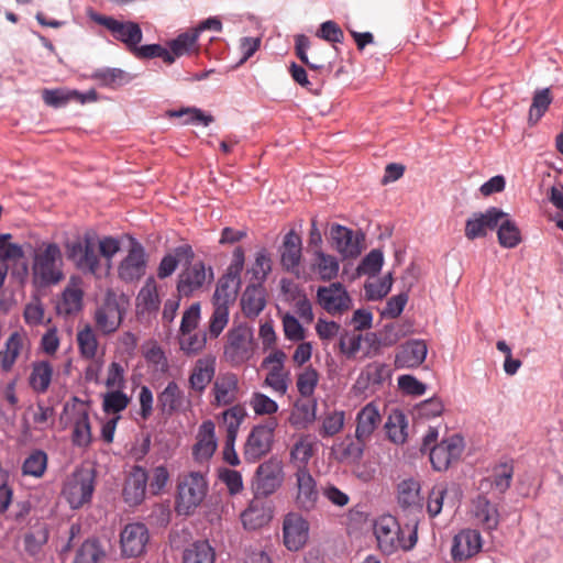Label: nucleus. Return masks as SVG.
<instances>
[{
	"instance_id": "nucleus-1",
	"label": "nucleus",
	"mask_w": 563,
	"mask_h": 563,
	"mask_svg": "<svg viewBox=\"0 0 563 563\" xmlns=\"http://www.w3.org/2000/svg\"><path fill=\"white\" fill-rule=\"evenodd\" d=\"M417 519L401 527L391 515H383L374 521V534L379 550L393 554L398 550H411L417 543Z\"/></svg>"
},
{
	"instance_id": "nucleus-2",
	"label": "nucleus",
	"mask_w": 563,
	"mask_h": 563,
	"mask_svg": "<svg viewBox=\"0 0 563 563\" xmlns=\"http://www.w3.org/2000/svg\"><path fill=\"white\" fill-rule=\"evenodd\" d=\"M63 256L56 243H42L33 256V283L46 287L59 283L64 278L62 269Z\"/></svg>"
},
{
	"instance_id": "nucleus-3",
	"label": "nucleus",
	"mask_w": 563,
	"mask_h": 563,
	"mask_svg": "<svg viewBox=\"0 0 563 563\" xmlns=\"http://www.w3.org/2000/svg\"><path fill=\"white\" fill-rule=\"evenodd\" d=\"M239 277L228 274L217 284L212 302L213 311L209 320L208 331L212 338H218L229 322V306L238 295Z\"/></svg>"
},
{
	"instance_id": "nucleus-4",
	"label": "nucleus",
	"mask_w": 563,
	"mask_h": 563,
	"mask_svg": "<svg viewBox=\"0 0 563 563\" xmlns=\"http://www.w3.org/2000/svg\"><path fill=\"white\" fill-rule=\"evenodd\" d=\"M208 492V483L201 472L179 475L177 484L176 511L189 516L201 505Z\"/></svg>"
},
{
	"instance_id": "nucleus-5",
	"label": "nucleus",
	"mask_w": 563,
	"mask_h": 563,
	"mask_svg": "<svg viewBox=\"0 0 563 563\" xmlns=\"http://www.w3.org/2000/svg\"><path fill=\"white\" fill-rule=\"evenodd\" d=\"M66 255L84 273L97 274L100 258L97 252V234L85 232L65 245Z\"/></svg>"
},
{
	"instance_id": "nucleus-6",
	"label": "nucleus",
	"mask_w": 563,
	"mask_h": 563,
	"mask_svg": "<svg viewBox=\"0 0 563 563\" xmlns=\"http://www.w3.org/2000/svg\"><path fill=\"white\" fill-rule=\"evenodd\" d=\"M277 427V418L268 417L251 429L243 448L245 461L255 463L272 451Z\"/></svg>"
},
{
	"instance_id": "nucleus-7",
	"label": "nucleus",
	"mask_w": 563,
	"mask_h": 563,
	"mask_svg": "<svg viewBox=\"0 0 563 563\" xmlns=\"http://www.w3.org/2000/svg\"><path fill=\"white\" fill-rule=\"evenodd\" d=\"M253 355V334L249 327H233L227 334L224 360L232 366H240Z\"/></svg>"
},
{
	"instance_id": "nucleus-8",
	"label": "nucleus",
	"mask_w": 563,
	"mask_h": 563,
	"mask_svg": "<svg viewBox=\"0 0 563 563\" xmlns=\"http://www.w3.org/2000/svg\"><path fill=\"white\" fill-rule=\"evenodd\" d=\"M95 490V472L89 468L76 470L66 481L63 495L73 509L91 500Z\"/></svg>"
},
{
	"instance_id": "nucleus-9",
	"label": "nucleus",
	"mask_w": 563,
	"mask_h": 563,
	"mask_svg": "<svg viewBox=\"0 0 563 563\" xmlns=\"http://www.w3.org/2000/svg\"><path fill=\"white\" fill-rule=\"evenodd\" d=\"M316 301L325 312L333 317L342 316L353 307V300L345 286L339 282L318 287Z\"/></svg>"
},
{
	"instance_id": "nucleus-10",
	"label": "nucleus",
	"mask_w": 563,
	"mask_h": 563,
	"mask_svg": "<svg viewBox=\"0 0 563 563\" xmlns=\"http://www.w3.org/2000/svg\"><path fill=\"white\" fill-rule=\"evenodd\" d=\"M186 267L178 275L177 291L180 296L190 297L213 280V271L206 267L202 261L186 263Z\"/></svg>"
},
{
	"instance_id": "nucleus-11",
	"label": "nucleus",
	"mask_w": 563,
	"mask_h": 563,
	"mask_svg": "<svg viewBox=\"0 0 563 563\" xmlns=\"http://www.w3.org/2000/svg\"><path fill=\"white\" fill-rule=\"evenodd\" d=\"M284 478L283 462L277 457H271L257 466L254 489L257 495L269 496L283 485Z\"/></svg>"
},
{
	"instance_id": "nucleus-12",
	"label": "nucleus",
	"mask_w": 563,
	"mask_h": 563,
	"mask_svg": "<svg viewBox=\"0 0 563 563\" xmlns=\"http://www.w3.org/2000/svg\"><path fill=\"white\" fill-rule=\"evenodd\" d=\"M31 350V341L24 329L14 330L5 340L0 349V369L3 373H10L16 362L25 356Z\"/></svg>"
},
{
	"instance_id": "nucleus-13",
	"label": "nucleus",
	"mask_w": 563,
	"mask_h": 563,
	"mask_svg": "<svg viewBox=\"0 0 563 563\" xmlns=\"http://www.w3.org/2000/svg\"><path fill=\"white\" fill-rule=\"evenodd\" d=\"M147 255L144 246L132 240L128 254L118 266V276L124 283L139 282L146 273Z\"/></svg>"
},
{
	"instance_id": "nucleus-14",
	"label": "nucleus",
	"mask_w": 563,
	"mask_h": 563,
	"mask_svg": "<svg viewBox=\"0 0 563 563\" xmlns=\"http://www.w3.org/2000/svg\"><path fill=\"white\" fill-rule=\"evenodd\" d=\"M245 417V408L241 405L230 407L222 412V422L225 428L223 457L232 466L240 464L239 456L234 450V443Z\"/></svg>"
},
{
	"instance_id": "nucleus-15",
	"label": "nucleus",
	"mask_w": 563,
	"mask_h": 563,
	"mask_svg": "<svg viewBox=\"0 0 563 563\" xmlns=\"http://www.w3.org/2000/svg\"><path fill=\"white\" fill-rule=\"evenodd\" d=\"M294 501L298 509L310 511L319 500L317 482L307 467H298L294 474Z\"/></svg>"
},
{
	"instance_id": "nucleus-16",
	"label": "nucleus",
	"mask_w": 563,
	"mask_h": 563,
	"mask_svg": "<svg viewBox=\"0 0 563 563\" xmlns=\"http://www.w3.org/2000/svg\"><path fill=\"white\" fill-rule=\"evenodd\" d=\"M150 540L148 529L144 523L131 522L120 532V550L123 558H139L144 554Z\"/></svg>"
},
{
	"instance_id": "nucleus-17",
	"label": "nucleus",
	"mask_w": 563,
	"mask_h": 563,
	"mask_svg": "<svg viewBox=\"0 0 563 563\" xmlns=\"http://www.w3.org/2000/svg\"><path fill=\"white\" fill-rule=\"evenodd\" d=\"M210 395L211 405L214 407L235 406L240 395L238 375L231 372L220 373L212 383Z\"/></svg>"
},
{
	"instance_id": "nucleus-18",
	"label": "nucleus",
	"mask_w": 563,
	"mask_h": 563,
	"mask_svg": "<svg viewBox=\"0 0 563 563\" xmlns=\"http://www.w3.org/2000/svg\"><path fill=\"white\" fill-rule=\"evenodd\" d=\"M463 439L454 434L443 439L440 443L430 449V462L434 470L445 471L449 466L456 462L463 452Z\"/></svg>"
},
{
	"instance_id": "nucleus-19",
	"label": "nucleus",
	"mask_w": 563,
	"mask_h": 563,
	"mask_svg": "<svg viewBox=\"0 0 563 563\" xmlns=\"http://www.w3.org/2000/svg\"><path fill=\"white\" fill-rule=\"evenodd\" d=\"M93 20L107 27L114 38L124 43L131 52L142 41L143 34L137 23L121 22L107 15H96Z\"/></svg>"
},
{
	"instance_id": "nucleus-20",
	"label": "nucleus",
	"mask_w": 563,
	"mask_h": 563,
	"mask_svg": "<svg viewBox=\"0 0 563 563\" xmlns=\"http://www.w3.org/2000/svg\"><path fill=\"white\" fill-rule=\"evenodd\" d=\"M340 262L321 249L313 250L309 262V272L305 276L308 280L331 282L339 275Z\"/></svg>"
},
{
	"instance_id": "nucleus-21",
	"label": "nucleus",
	"mask_w": 563,
	"mask_h": 563,
	"mask_svg": "<svg viewBox=\"0 0 563 563\" xmlns=\"http://www.w3.org/2000/svg\"><path fill=\"white\" fill-rule=\"evenodd\" d=\"M217 369L216 356L207 354L199 357L192 365L189 377L188 387L197 394L202 395L207 389L208 385L214 380Z\"/></svg>"
},
{
	"instance_id": "nucleus-22",
	"label": "nucleus",
	"mask_w": 563,
	"mask_h": 563,
	"mask_svg": "<svg viewBox=\"0 0 563 563\" xmlns=\"http://www.w3.org/2000/svg\"><path fill=\"white\" fill-rule=\"evenodd\" d=\"M506 217L507 213L495 207L488 208L485 212L474 213V217L466 221L465 236L468 240L483 238Z\"/></svg>"
},
{
	"instance_id": "nucleus-23",
	"label": "nucleus",
	"mask_w": 563,
	"mask_h": 563,
	"mask_svg": "<svg viewBox=\"0 0 563 563\" xmlns=\"http://www.w3.org/2000/svg\"><path fill=\"white\" fill-rule=\"evenodd\" d=\"M283 531L286 548L298 551L308 540L309 523L300 515L291 512L284 519Z\"/></svg>"
},
{
	"instance_id": "nucleus-24",
	"label": "nucleus",
	"mask_w": 563,
	"mask_h": 563,
	"mask_svg": "<svg viewBox=\"0 0 563 563\" xmlns=\"http://www.w3.org/2000/svg\"><path fill=\"white\" fill-rule=\"evenodd\" d=\"M218 448L216 437V424L212 420L203 421L196 435V443L192 446V456L199 463L208 462Z\"/></svg>"
},
{
	"instance_id": "nucleus-25",
	"label": "nucleus",
	"mask_w": 563,
	"mask_h": 563,
	"mask_svg": "<svg viewBox=\"0 0 563 563\" xmlns=\"http://www.w3.org/2000/svg\"><path fill=\"white\" fill-rule=\"evenodd\" d=\"M123 310L115 298H107L95 312L97 329L108 335L114 333L122 323Z\"/></svg>"
},
{
	"instance_id": "nucleus-26",
	"label": "nucleus",
	"mask_w": 563,
	"mask_h": 563,
	"mask_svg": "<svg viewBox=\"0 0 563 563\" xmlns=\"http://www.w3.org/2000/svg\"><path fill=\"white\" fill-rule=\"evenodd\" d=\"M302 242L299 234L294 230L289 231L279 247L280 264L289 273L299 276V264L301 261Z\"/></svg>"
},
{
	"instance_id": "nucleus-27",
	"label": "nucleus",
	"mask_w": 563,
	"mask_h": 563,
	"mask_svg": "<svg viewBox=\"0 0 563 563\" xmlns=\"http://www.w3.org/2000/svg\"><path fill=\"white\" fill-rule=\"evenodd\" d=\"M148 475L144 467L134 466L125 479L123 486V499L130 506L140 505L146 493Z\"/></svg>"
},
{
	"instance_id": "nucleus-28",
	"label": "nucleus",
	"mask_w": 563,
	"mask_h": 563,
	"mask_svg": "<svg viewBox=\"0 0 563 563\" xmlns=\"http://www.w3.org/2000/svg\"><path fill=\"white\" fill-rule=\"evenodd\" d=\"M428 347L422 340H410L401 344L395 356L396 368H413L423 363Z\"/></svg>"
},
{
	"instance_id": "nucleus-29",
	"label": "nucleus",
	"mask_w": 563,
	"mask_h": 563,
	"mask_svg": "<svg viewBox=\"0 0 563 563\" xmlns=\"http://www.w3.org/2000/svg\"><path fill=\"white\" fill-rule=\"evenodd\" d=\"M482 538L476 530H463L454 537L452 556L454 560L463 561L479 552Z\"/></svg>"
},
{
	"instance_id": "nucleus-30",
	"label": "nucleus",
	"mask_w": 563,
	"mask_h": 563,
	"mask_svg": "<svg viewBox=\"0 0 563 563\" xmlns=\"http://www.w3.org/2000/svg\"><path fill=\"white\" fill-rule=\"evenodd\" d=\"M12 235L10 233L0 234V262L8 264L13 263L18 266L21 262V268H14L12 275H18L20 278L27 276V264L24 262V251L21 245L11 243Z\"/></svg>"
},
{
	"instance_id": "nucleus-31",
	"label": "nucleus",
	"mask_w": 563,
	"mask_h": 563,
	"mask_svg": "<svg viewBox=\"0 0 563 563\" xmlns=\"http://www.w3.org/2000/svg\"><path fill=\"white\" fill-rule=\"evenodd\" d=\"M195 253L189 244H180L176 246L173 252L167 253L161 260L157 267V277L165 279L172 276L177 269L179 263H190L194 261Z\"/></svg>"
},
{
	"instance_id": "nucleus-32",
	"label": "nucleus",
	"mask_w": 563,
	"mask_h": 563,
	"mask_svg": "<svg viewBox=\"0 0 563 563\" xmlns=\"http://www.w3.org/2000/svg\"><path fill=\"white\" fill-rule=\"evenodd\" d=\"M380 422L382 416L377 406L373 402L367 404L356 415L355 438L361 441H369Z\"/></svg>"
},
{
	"instance_id": "nucleus-33",
	"label": "nucleus",
	"mask_w": 563,
	"mask_h": 563,
	"mask_svg": "<svg viewBox=\"0 0 563 563\" xmlns=\"http://www.w3.org/2000/svg\"><path fill=\"white\" fill-rule=\"evenodd\" d=\"M331 236L335 249L344 257H356L361 254L360 236L351 229L336 224L331 229Z\"/></svg>"
},
{
	"instance_id": "nucleus-34",
	"label": "nucleus",
	"mask_w": 563,
	"mask_h": 563,
	"mask_svg": "<svg viewBox=\"0 0 563 563\" xmlns=\"http://www.w3.org/2000/svg\"><path fill=\"white\" fill-rule=\"evenodd\" d=\"M84 291L77 280L71 279L57 301L56 310L59 316L70 317L82 309Z\"/></svg>"
},
{
	"instance_id": "nucleus-35",
	"label": "nucleus",
	"mask_w": 563,
	"mask_h": 563,
	"mask_svg": "<svg viewBox=\"0 0 563 563\" xmlns=\"http://www.w3.org/2000/svg\"><path fill=\"white\" fill-rule=\"evenodd\" d=\"M420 485L413 479L402 481L398 485V503L411 514H421Z\"/></svg>"
},
{
	"instance_id": "nucleus-36",
	"label": "nucleus",
	"mask_w": 563,
	"mask_h": 563,
	"mask_svg": "<svg viewBox=\"0 0 563 563\" xmlns=\"http://www.w3.org/2000/svg\"><path fill=\"white\" fill-rule=\"evenodd\" d=\"M157 405L163 413L173 415L184 405V391L175 380L169 382L157 395Z\"/></svg>"
},
{
	"instance_id": "nucleus-37",
	"label": "nucleus",
	"mask_w": 563,
	"mask_h": 563,
	"mask_svg": "<svg viewBox=\"0 0 563 563\" xmlns=\"http://www.w3.org/2000/svg\"><path fill=\"white\" fill-rule=\"evenodd\" d=\"M242 310L249 318H254L265 307L264 289L261 285H250L246 287L241 299Z\"/></svg>"
},
{
	"instance_id": "nucleus-38",
	"label": "nucleus",
	"mask_w": 563,
	"mask_h": 563,
	"mask_svg": "<svg viewBox=\"0 0 563 563\" xmlns=\"http://www.w3.org/2000/svg\"><path fill=\"white\" fill-rule=\"evenodd\" d=\"M53 366L47 361H38L32 364V371L29 377L31 388L38 393L44 394L52 382Z\"/></svg>"
},
{
	"instance_id": "nucleus-39",
	"label": "nucleus",
	"mask_w": 563,
	"mask_h": 563,
	"mask_svg": "<svg viewBox=\"0 0 563 563\" xmlns=\"http://www.w3.org/2000/svg\"><path fill=\"white\" fill-rule=\"evenodd\" d=\"M474 514L486 529L497 528L499 522L498 510L485 496H478L474 500Z\"/></svg>"
},
{
	"instance_id": "nucleus-40",
	"label": "nucleus",
	"mask_w": 563,
	"mask_h": 563,
	"mask_svg": "<svg viewBox=\"0 0 563 563\" xmlns=\"http://www.w3.org/2000/svg\"><path fill=\"white\" fill-rule=\"evenodd\" d=\"M79 354L85 360H93L98 353L99 342L91 325L86 324L76 334Z\"/></svg>"
},
{
	"instance_id": "nucleus-41",
	"label": "nucleus",
	"mask_w": 563,
	"mask_h": 563,
	"mask_svg": "<svg viewBox=\"0 0 563 563\" xmlns=\"http://www.w3.org/2000/svg\"><path fill=\"white\" fill-rule=\"evenodd\" d=\"M197 42L198 31L190 30L188 32H184L169 42V52L174 56V59L191 53H198L199 46Z\"/></svg>"
},
{
	"instance_id": "nucleus-42",
	"label": "nucleus",
	"mask_w": 563,
	"mask_h": 563,
	"mask_svg": "<svg viewBox=\"0 0 563 563\" xmlns=\"http://www.w3.org/2000/svg\"><path fill=\"white\" fill-rule=\"evenodd\" d=\"M48 456L40 449L33 450L24 460L21 471L24 476L41 478L47 470Z\"/></svg>"
},
{
	"instance_id": "nucleus-43",
	"label": "nucleus",
	"mask_w": 563,
	"mask_h": 563,
	"mask_svg": "<svg viewBox=\"0 0 563 563\" xmlns=\"http://www.w3.org/2000/svg\"><path fill=\"white\" fill-rule=\"evenodd\" d=\"M214 550L207 541H198L183 554V563H214Z\"/></svg>"
},
{
	"instance_id": "nucleus-44",
	"label": "nucleus",
	"mask_w": 563,
	"mask_h": 563,
	"mask_svg": "<svg viewBox=\"0 0 563 563\" xmlns=\"http://www.w3.org/2000/svg\"><path fill=\"white\" fill-rule=\"evenodd\" d=\"M92 79L99 82L100 86L115 89L128 82L131 77L120 68H101L92 74Z\"/></svg>"
},
{
	"instance_id": "nucleus-45",
	"label": "nucleus",
	"mask_w": 563,
	"mask_h": 563,
	"mask_svg": "<svg viewBox=\"0 0 563 563\" xmlns=\"http://www.w3.org/2000/svg\"><path fill=\"white\" fill-rule=\"evenodd\" d=\"M43 101L54 108H60L67 104L70 100H76L79 103H85L82 93L77 90L66 89H44L42 91Z\"/></svg>"
},
{
	"instance_id": "nucleus-46",
	"label": "nucleus",
	"mask_w": 563,
	"mask_h": 563,
	"mask_svg": "<svg viewBox=\"0 0 563 563\" xmlns=\"http://www.w3.org/2000/svg\"><path fill=\"white\" fill-rule=\"evenodd\" d=\"M106 552L98 539L86 540L76 551L73 563H99Z\"/></svg>"
},
{
	"instance_id": "nucleus-47",
	"label": "nucleus",
	"mask_w": 563,
	"mask_h": 563,
	"mask_svg": "<svg viewBox=\"0 0 563 563\" xmlns=\"http://www.w3.org/2000/svg\"><path fill=\"white\" fill-rule=\"evenodd\" d=\"M366 442L346 437L338 448L341 461L353 464L358 463L363 457Z\"/></svg>"
},
{
	"instance_id": "nucleus-48",
	"label": "nucleus",
	"mask_w": 563,
	"mask_h": 563,
	"mask_svg": "<svg viewBox=\"0 0 563 563\" xmlns=\"http://www.w3.org/2000/svg\"><path fill=\"white\" fill-rule=\"evenodd\" d=\"M498 224L497 236L499 244L506 249L516 247L521 242L520 230L516 223L506 217Z\"/></svg>"
},
{
	"instance_id": "nucleus-49",
	"label": "nucleus",
	"mask_w": 563,
	"mask_h": 563,
	"mask_svg": "<svg viewBox=\"0 0 563 563\" xmlns=\"http://www.w3.org/2000/svg\"><path fill=\"white\" fill-rule=\"evenodd\" d=\"M409 332L410 325L408 323L395 321L384 325L383 330L379 332L378 342L384 346H391Z\"/></svg>"
},
{
	"instance_id": "nucleus-50",
	"label": "nucleus",
	"mask_w": 563,
	"mask_h": 563,
	"mask_svg": "<svg viewBox=\"0 0 563 563\" xmlns=\"http://www.w3.org/2000/svg\"><path fill=\"white\" fill-rule=\"evenodd\" d=\"M319 383V373L312 366L305 367L298 375L296 386L298 393L305 397H311L314 394Z\"/></svg>"
},
{
	"instance_id": "nucleus-51",
	"label": "nucleus",
	"mask_w": 563,
	"mask_h": 563,
	"mask_svg": "<svg viewBox=\"0 0 563 563\" xmlns=\"http://www.w3.org/2000/svg\"><path fill=\"white\" fill-rule=\"evenodd\" d=\"M73 442L77 446H87L91 442L90 421L86 411L78 413L75 419Z\"/></svg>"
},
{
	"instance_id": "nucleus-52",
	"label": "nucleus",
	"mask_w": 563,
	"mask_h": 563,
	"mask_svg": "<svg viewBox=\"0 0 563 563\" xmlns=\"http://www.w3.org/2000/svg\"><path fill=\"white\" fill-rule=\"evenodd\" d=\"M512 466L508 464H501L493 476V479L485 478L479 484V489H484L486 486H495L499 493H505L509 486L512 478Z\"/></svg>"
},
{
	"instance_id": "nucleus-53",
	"label": "nucleus",
	"mask_w": 563,
	"mask_h": 563,
	"mask_svg": "<svg viewBox=\"0 0 563 563\" xmlns=\"http://www.w3.org/2000/svg\"><path fill=\"white\" fill-rule=\"evenodd\" d=\"M207 343V335L203 332L194 333L189 332V334H180L179 336V345L180 350L187 355H196L200 353Z\"/></svg>"
},
{
	"instance_id": "nucleus-54",
	"label": "nucleus",
	"mask_w": 563,
	"mask_h": 563,
	"mask_svg": "<svg viewBox=\"0 0 563 563\" xmlns=\"http://www.w3.org/2000/svg\"><path fill=\"white\" fill-rule=\"evenodd\" d=\"M130 404V398L121 389H114L104 394L102 400L103 411L107 413H119Z\"/></svg>"
},
{
	"instance_id": "nucleus-55",
	"label": "nucleus",
	"mask_w": 563,
	"mask_h": 563,
	"mask_svg": "<svg viewBox=\"0 0 563 563\" xmlns=\"http://www.w3.org/2000/svg\"><path fill=\"white\" fill-rule=\"evenodd\" d=\"M313 455V442L308 438H301L298 440L290 451L291 461L296 463L298 467H307L309 460Z\"/></svg>"
},
{
	"instance_id": "nucleus-56",
	"label": "nucleus",
	"mask_w": 563,
	"mask_h": 563,
	"mask_svg": "<svg viewBox=\"0 0 563 563\" xmlns=\"http://www.w3.org/2000/svg\"><path fill=\"white\" fill-rule=\"evenodd\" d=\"M250 406L258 416L272 417L278 410L277 402L263 393H254L250 399Z\"/></svg>"
},
{
	"instance_id": "nucleus-57",
	"label": "nucleus",
	"mask_w": 563,
	"mask_h": 563,
	"mask_svg": "<svg viewBox=\"0 0 563 563\" xmlns=\"http://www.w3.org/2000/svg\"><path fill=\"white\" fill-rule=\"evenodd\" d=\"M404 420V416L401 413H397L395 416H390L385 424L388 439L396 444L404 443L406 441L407 433L405 431L406 424Z\"/></svg>"
},
{
	"instance_id": "nucleus-58",
	"label": "nucleus",
	"mask_w": 563,
	"mask_h": 563,
	"mask_svg": "<svg viewBox=\"0 0 563 563\" xmlns=\"http://www.w3.org/2000/svg\"><path fill=\"white\" fill-rule=\"evenodd\" d=\"M344 411H332L328 413L322 421L320 434L322 437H333L338 434L344 427Z\"/></svg>"
},
{
	"instance_id": "nucleus-59",
	"label": "nucleus",
	"mask_w": 563,
	"mask_h": 563,
	"mask_svg": "<svg viewBox=\"0 0 563 563\" xmlns=\"http://www.w3.org/2000/svg\"><path fill=\"white\" fill-rule=\"evenodd\" d=\"M133 53L140 58L159 57L166 64L170 65L174 63V56L170 54V52L159 44H148L141 47H137L136 45L133 49Z\"/></svg>"
},
{
	"instance_id": "nucleus-60",
	"label": "nucleus",
	"mask_w": 563,
	"mask_h": 563,
	"mask_svg": "<svg viewBox=\"0 0 563 563\" xmlns=\"http://www.w3.org/2000/svg\"><path fill=\"white\" fill-rule=\"evenodd\" d=\"M137 299L147 310H155L158 308L159 298L154 278L151 277L145 282L144 286L139 292Z\"/></svg>"
},
{
	"instance_id": "nucleus-61",
	"label": "nucleus",
	"mask_w": 563,
	"mask_h": 563,
	"mask_svg": "<svg viewBox=\"0 0 563 563\" xmlns=\"http://www.w3.org/2000/svg\"><path fill=\"white\" fill-rule=\"evenodd\" d=\"M362 334L345 332L340 336L339 347L347 358H354L361 350Z\"/></svg>"
},
{
	"instance_id": "nucleus-62",
	"label": "nucleus",
	"mask_w": 563,
	"mask_h": 563,
	"mask_svg": "<svg viewBox=\"0 0 563 563\" xmlns=\"http://www.w3.org/2000/svg\"><path fill=\"white\" fill-rule=\"evenodd\" d=\"M272 271V261L268 253L265 250H261L256 253L255 262L251 268V273L254 279L261 284L264 282Z\"/></svg>"
},
{
	"instance_id": "nucleus-63",
	"label": "nucleus",
	"mask_w": 563,
	"mask_h": 563,
	"mask_svg": "<svg viewBox=\"0 0 563 563\" xmlns=\"http://www.w3.org/2000/svg\"><path fill=\"white\" fill-rule=\"evenodd\" d=\"M48 540V530L46 527H40L35 531L25 534L24 548L27 553L35 555Z\"/></svg>"
},
{
	"instance_id": "nucleus-64",
	"label": "nucleus",
	"mask_w": 563,
	"mask_h": 563,
	"mask_svg": "<svg viewBox=\"0 0 563 563\" xmlns=\"http://www.w3.org/2000/svg\"><path fill=\"white\" fill-rule=\"evenodd\" d=\"M551 101H552V98H551V95H550V90L548 88L543 89V90H540V91H537L534 97H533L530 110H529V118H530V120H533V119L536 121L540 120V118L548 110Z\"/></svg>"
}]
</instances>
